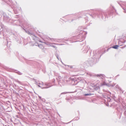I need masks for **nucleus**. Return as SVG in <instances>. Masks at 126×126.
Instances as JSON below:
<instances>
[{"instance_id": "10", "label": "nucleus", "mask_w": 126, "mask_h": 126, "mask_svg": "<svg viewBox=\"0 0 126 126\" xmlns=\"http://www.w3.org/2000/svg\"><path fill=\"white\" fill-rule=\"evenodd\" d=\"M68 93V92H64L62 93L61 94H66L67 93Z\"/></svg>"}, {"instance_id": "20", "label": "nucleus", "mask_w": 126, "mask_h": 126, "mask_svg": "<svg viewBox=\"0 0 126 126\" xmlns=\"http://www.w3.org/2000/svg\"><path fill=\"white\" fill-rule=\"evenodd\" d=\"M53 44H55V43H53Z\"/></svg>"}, {"instance_id": "2", "label": "nucleus", "mask_w": 126, "mask_h": 126, "mask_svg": "<svg viewBox=\"0 0 126 126\" xmlns=\"http://www.w3.org/2000/svg\"><path fill=\"white\" fill-rule=\"evenodd\" d=\"M104 85H108V84L105 82H98L95 85V87H96L95 89L96 90L98 89L100 87Z\"/></svg>"}, {"instance_id": "18", "label": "nucleus", "mask_w": 126, "mask_h": 126, "mask_svg": "<svg viewBox=\"0 0 126 126\" xmlns=\"http://www.w3.org/2000/svg\"><path fill=\"white\" fill-rule=\"evenodd\" d=\"M39 97L40 98V99H41V97H40V96H39Z\"/></svg>"}, {"instance_id": "12", "label": "nucleus", "mask_w": 126, "mask_h": 126, "mask_svg": "<svg viewBox=\"0 0 126 126\" xmlns=\"http://www.w3.org/2000/svg\"><path fill=\"white\" fill-rule=\"evenodd\" d=\"M17 73L19 75H21L22 74L21 73V72H18Z\"/></svg>"}, {"instance_id": "15", "label": "nucleus", "mask_w": 126, "mask_h": 126, "mask_svg": "<svg viewBox=\"0 0 126 126\" xmlns=\"http://www.w3.org/2000/svg\"><path fill=\"white\" fill-rule=\"evenodd\" d=\"M14 12H15V13H16V14L17 13V12H16V10H15V9H14Z\"/></svg>"}, {"instance_id": "14", "label": "nucleus", "mask_w": 126, "mask_h": 126, "mask_svg": "<svg viewBox=\"0 0 126 126\" xmlns=\"http://www.w3.org/2000/svg\"><path fill=\"white\" fill-rule=\"evenodd\" d=\"M123 9L124 10V12L125 13H126V9H125L124 8H123Z\"/></svg>"}, {"instance_id": "6", "label": "nucleus", "mask_w": 126, "mask_h": 126, "mask_svg": "<svg viewBox=\"0 0 126 126\" xmlns=\"http://www.w3.org/2000/svg\"><path fill=\"white\" fill-rule=\"evenodd\" d=\"M119 47V46L118 45H116L113 46L112 48L115 49H117L118 47Z\"/></svg>"}, {"instance_id": "1", "label": "nucleus", "mask_w": 126, "mask_h": 126, "mask_svg": "<svg viewBox=\"0 0 126 126\" xmlns=\"http://www.w3.org/2000/svg\"><path fill=\"white\" fill-rule=\"evenodd\" d=\"M35 83L36 85H38V87L42 89L48 88L50 87L51 86L47 84V83H46L44 84L42 82H40L39 81L37 82L36 81H35Z\"/></svg>"}, {"instance_id": "17", "label": "nucleus", "mask_w": 126, "mask_h": 126, "mask_svg": "<svg viewBox=\"0 0 126 126\" xmlns=\"http://www.w3.org/2000/svg\"><path fill=\"white\" fill-rule=\"evenodd\" d=\"M28 34H31V33H30V32H28Z\"/></svg>"}, {"instance_id": "4", "label": "nucleus", "mask_w": 126, "mask_h": 126, "mask_svg": "<svg viewBox=\"0 0 126 126\" xmlns=\"http://www.w3.org/2000/svg\"><path fill=\"white\" fill-rule=\"evenodd\" d=\"M97 76L98 77H100L102 79V77H104L105 76L104 75L99 74L97 75Z\"/></svg>"}, {"instance_id": "22", "label": "nucleus", "mask_w": 126, "mask_h": 126, "mask_svg": "<svg viewBox=\"0 0 126 126\" xmlns=\"http://www.w3.org/2000/svg\"><path fill=\"white\" fill-rule=\"evenodd\" d=\"M65 78H65H66V77H65V78Z\"/></svg>"}, {"instance_id": "13", "label": "nucleus", "mask_w": 126, "mask_h": 126, "mask_svg": "<svg viewBox=\"0 0 126 126\" xmlns=\"http://www.w3.org/2000/svg\"><path fill=\"white\" fill-rule=\"evenodd\" d=\"M50 46L52 47H55V46H54L53 45H52L51 44V45Z\"/></svg>"}, {"instance_id": "7", "label": "nucleus", "mask_w": 126, "mask_h": 126, "mask_svg": "<svg viewBox=\"0 0 126 126\" xmlns=\"http://www.w3.org/2000/svg\"><path fill=\"white\" fill-rule=\"evenodd\" d=\"M45 43L47 45L49 46H50L51 45V44L50 42H45Z\"/></svg>"}, {"instance_id": "8", "label": "nucleus", "mask_w": 126, "mask_h": 126, "mask_svg": "<svg viewBox=\"0 0 126 126\" xmlns=\"http://www.w3.org/2000/svg\"><path fill=\"white\" fill-rule=\"evenodd\" d=\"M92 95V94H91V93H89V94H84V95L85 96H87L91 95Z\"/></svg>"}, {"instance_id": "5", "label": "nucleus", "mask_w": 126, "mask_h": 126, "mask_svg": "<svg viewBox=\"0 0 126 126\" xmlns=\"http://www.w3.org/2000/svg\"><path fill=\"white\" fill-rule=\"evenodd\" d=\"M38 46L41 49H43L44 48V47L43 46L42 44H40L38 45Z\"/></svg>"}, {"instance_id": "19", "label": "nucleus", "mask_w": 126, "mask_h": 126, "mask_svg": "<svg viewBox=\"0 0 126 126\" xmlns=\"http://www.w3.org/2000/svg\"><path fill=\"white\" fill-rule=\"evenodd\" d=\"M75 82V81H74V80H72V82Z\"/></svg>"}, {"instance_id": "3", "label": "nucleus", "mask_w": 126, "mask_h": 126, "mask_svg": "<svg viewBox=\"0 0 126 126\" xmlns=\"http://www.w3.org/2000/svg\"><path fill=\"white\" fill-rule=\"evenodd\" d=\"M55 75L57 77L56 78L58 80L59 82H61L63 83V81H62V77L59 76V74L55 73Z\"/></svg>"}, {"instance_id": "16", "label": "nucleus", "mask_w": 126, "mask_h": 126, "mask_svg": "<svg viewBox=\"0 0 126 126\" xmlns=\"http://www.w3.org/2000/svg\"><path fill=\"white\" fill-rule=\"evenodd\" d=\"M55 81V80L54 79H53V82H54Z\"/></svg>"}, {"instance_id": "21", "label": "nucleus", "mask_w": 126, "mask_h": 126, "mask_svg": "<svg viewBox=\"0 0 126 126\" xmlns=\"http://www.w3.org/2000/svg\"><path fill=\"white\" fill-rule=\"evenodd\" d=\"M76 84H77V83L76 84H74V85H75Z\"/></svg>"}, {"instance_id": "9", "label": "nucleus", "mask_w": 126, "mask_h": 126, "mask_svg": "<svg viewBox=\"0 0 126 126\" xmlns=\"http://www.w3.org/2000/svg\"><path fill=\"white\" fill-rule=\"evenodd\" d=\"M15 81H16V82H18V83L19 84H21V82L19 81L18 80H15Z\"/></svg>"}, {"instance_id": "11", "label": "nucleus", "mask_w": 126, "mask_h": 126, "mask_svg": "<svg viewBox=\"0 0 126 126\" xmlns=\"http://www.w3.org/2000/svg\"><path fill=\"white\" fill-rule=\"evenodd\" d=\"M56 56L57 57V58L59 60H60L59 58H58V54H56Z\"/></svg>"}]
</instances>
